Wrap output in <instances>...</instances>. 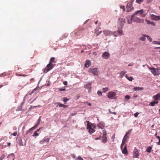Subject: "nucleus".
Listing matches in <instances>:
<instances>
[{
  "label": "nucleus",
  "instance_id": "nucleus-51",
  "mask_svg": "<svg viewBox=\"0 0 160 160\" xmlns=\"http://www.w3.org/2000/svg\"><path fill=\"white\" fill-rule=\"evenodd\" d=\"M146 22H147V23L148 24H150L151 22L148 20H146Z\"/></svg>",
  "mask_w": 160,
  "mask_h": 160
},
{
  "label": "nucleus",
  "instance_id": "nucleus-13",
  "mask_svg": "<svg viewBox=\"0 0 160 160\" xmlns=\"http://www.w3.org/2000/svg\"><path fill=\"white\" fill-rule=\"evenodd\" d=\"M151 18L152 19L154 20H160V16H156L153 14L151 15Z\"/></svg>",
  "mask_w": 160,
  "mask_h": 160
},
{
  "label": "nucleus",
  "instance_id": "nucleus-23",
  "mask_svg": "<svg viewBox=\"0 0 160 160\" xmlns=\"http://www.w3.org/2000/svg\"><path fill=\"white\" fill-rule=\"evenodd\" d=\"M97 126L98 128L101 129H102L104 128V126L103 124L101 122H99L97 125Z\"/></svg>",
  "mask_w": 160,
  "mask_h": 160
},
{
  "label": "nucleus",
  "instance_id": "nucleus-48",
  "mask_svg": "<svg viewBox=\"0 0 160 160\" xmlns=\"http://www.w3.org/2000/svg\"><path fill=\"white\" fill-rule=\"evenodd\" d=\"M17 134V132H13V133H12V135L14 136H16Z\"/></svg>",
  "mask_w": 160,
  "mask_h": 160
},
{
  "label": "nucleus",
  "instance_id": "nucleus-1",
  "mask_svg": "<svg viewBox=\"0 0 160 160\" xmlns=\"http://www.w3.org/2000/svg\"><path fill=\"white\" fill-rule=\"evenodd\" d=\"M87 122V128L89 132L91 134L95 132V129L96 126L94 124L89 122V121H86Z\"/></svg>",
  "mask_w": 160,
  "mask_h": 160
},
{
  "label": "nucleus",
  "instance_id": "nucleus-5",
  "mask_svg": "<svg viewBox=\"0 0 160 160\" xmlns=\"http://www.w3.org/2000/svg\"><path fill=\"white\" fill-rule=\"evenodd\" d=\"M103 33L106 36L112 35H114L115 37L118 36V35L116 34V32H113L108 30H104L103 31Z\"/></svg>",
  "mask_w": 160,
  "mask_h": 160
},
{
  "label": "nucleus",
  "instance_id": "nucleus-29",
  "mask_svg": "<svg viewBox=\"0 0 160 160\" xmlns=\"http://www.w3.org/2000/svg\"><path fill=\"white\" fill-rule=\"evenodd\" d=\"M158 101H153V102H151L150 103V105L152 106H153L155 105V104L158 103Z\"/></svg>",
  "mask_w": 160,
  "mask_h": 160
},
{
  "label": "nucleus",
  "instance_id": "nucleus-20",
  "mask_svg": "<svg viewBox=\"0 0 160 160\" xmlns=\"http://www.w3.org/2000/svg\"><path fill=\"white\" fill-rule=\"evenodd\" d=\"M55 104L56 105L57 104L58 106H59L60 107H62L64 108H66L68 107L67 105H65L64 104H62L60 102H56L55 103Z\"/></svg>",
  "mask_w": 160,
  "mask_h": 160
},
{
  "label": "nucleus",
  "instance_id": "nucleus-55",
  "mask_svg": "<svg viewBox=\"0 0 160 160\" xmlns=\"http://www.w3.org/2000/svg\"><path fill=\"white\" fill-rule=\"evenodd\" d=\"M40 123L39 122H37L36 123V124L34 126H35V127L36 128H37V126Z\"/></svg>",
  "mask_w": 160,
  "mask_h": 160
},
{
  "label": "nucleus",
  "instance_id": "nucleus-52",
  "mask_svg": "<svg viewBox=\"0 0 160 160\" xmlns=\"http://www.w3.org/2000/svg\"><path fill=\"white\" fill-rule=\"evenodd\" d=\"M41 116H40L39 117V119L37 120V122H39V123H40V122L41 121Z\"/></svg>",
  "mask_w": 160,
  "mask_h": 160
},
{
  "label": "nucleus",
  "instance_id": "nucleus-43",
  "mask_svg": "<svg viewBox=\"0 0 160 160\" xmlns=\"http://www.w3.org/2000/svg\"><path fill=\"white\" fill-rule=\"evenodd\" d=\"M132 129H130L129 130H128V131L127 132H126V133L125 134L127 135L128 136V135H129V134H130L131 132V131H132Z\"/></svg>",
  "mask_w": 160,
  "mask_h": 160
},
{
  "label": "nucleus",
  "instance_id": "nucleus-12",
  "mask_svg": "<svg viewBox=\"0 0 160 160\" xmlns=\"http://www.w3.org/2000/svg\"><path fill=\"white\" fill-rule=\"evenodd\" d=\"M125 23V21L124 18H120L118 19V23L120 25V26L123 27V25Z\"/></svg>",
  "mask_w": 160,
  "mask_h": 160
},
{
  "label": "nucleus",
  "instance_id": "nucleus-25",
  "mask_svg": "<svg viewBox=\"0 0 160 160\" xmlns=\"http://www.w3.org/2000/svg\"><path fill=\"white\" fill-rule=\"evenodd\" d=\"M55 58L54 57H52L51 58L50 60L49 61V63L51 64H52L53 63L55 62V63L56 62L55 61Z\"/></svg>",
  "mask_w": 160,
  "mask_h": 160
},
{
  "label": "nucleus",
  "instance_id": "nucleus-3",
  "mask_svg": "<svg viewBox=\"0 0 160 160\" xmlns=\"http://www.w3.org/2000/svg\"><path fill=\"white\" fill-rule=\"evenodd\" d=\"M149 69L154 76L158 75L160 74V69L158 68H150Z\"/></svg>",
  "mask_w": 160,
  "mask_h": 160
},
{
  "label": "nucleus",
  "instance_id": "nucleus-11",
  "mask_svg": "<svg viewBox=\"0 0 160 160\" xmlns=\"http://www.w3.org/2000/svg\"><path fill=\"white\" fill-rule=\"evenodd\" d=\"M128 136L125 134L123 139L122 141L121 145V148L122 149L123 145L125 144L127 139L128 138Z\"/></svg>",
  "mask_w": 160,
  "mask_h": 160
},
{
  "label": "nucleus",
  "instance_id": "nucleus-14",
  "mask_svg": "<svg viewBox=\"0 0 160 160\" xmlns=\"http://www.w3.org/2000/svg\"><path fill=\"white\" fill-rule=\"evenodd\" d=\"M110 56V54L108 52H105L103 53L102 55V57L105 59H108Z\"/></svg>",
  "mask_w": 160,
  "mask_h": 160
},
{
  "label": "nucleus",
  "instance_id": "nucleus-21",
  "mask_svg": "<svg viewBox=\"0 0 160 160\" xmlns=\"http://www.w3.org/2000/svg\"><path fill=\"white\" fill-rule=\"evenodd\" d=\"M106 134H107L106 133V132L105 133L104 132L103 136L102 137L103 140H102V142L104 143H106L107 141V139L106 136Z\"/></svg>",
  "mask_w": 160,
  "mask_h": 160
},
{
  "label": "nucleus",
  "instance_id": "nucleus-54",
  "mask_svg": "<svg viewBox=\"0 0 160 160\" xmlns=\"http://www.w3.org/2000/svg\"><path fill=\"white\" fill-rule=\"evenodd\" d=\"M84 29H83L82 30H79V31H78V32L79 33H80V32L83 33V32H84Z\"/></svg>",
  "mask_w": 160,
  "mask_h": 160
},
{
  "label": "nucleus",
  "instance_id": "nucleus-61",
  "mask_svg": "<svg viewBox=\"0 0 160 160\" xmlns=\"http://www.w3.org/2000/svg\"><path fill=\"white\" fill-rule=\"evenodd\" d=\"M85 103H86L88 104V105L89 106H91V103H89L88 102H85Z\"/></svg>",
  "mask_w": 160,
  "mask_h": 160
},
{
  "label": "nucleus",
  "instance_id": "nucleus-47",
  "mask_svg": "<svg viewBox=\"0 0 160 160\" xmlns=\"http://www.w3.org/2000/svg\"><path fill=\"white\" fill-rule=\"evenodd\" d=\"M130 98V97L128 95H127L125 97V98L126 99H129Z\"/></svg>",
  "mask_w": 160,
  "mask_h": 160
},
{
  "label": "nucleus",
  "instance_id": "nucleus-60",
  "mask_svg": "<svg viewBox=\"0 0 160 160\" xmlns=\"http://www.w3.org/2000/svg\"><path fill=\"white\" fill-rule=\"evenodd\" d=\"M111 113H112L113 114H114V115H116V114L117 113L116 112H111L110 111H109Z\"/></svg>",
  "mask_w": 160,
  "mask_h": 160
},
{
  "label": "nucleus",
  "instance_id": "nucleus-18",
  "mask_svg": "<svg viewBox=\"0 0 160 160\" xmlns=\"http://www.w3.org/2000/svg\"><path fill=\"white\" fill-rule=\"evenodd\" d=\"M123 27L122 26H120L118 28V33L119 35H122L123 34V32L122 30V29Z\"/></svg>",
  "mask_w": 160,
  "mask_h": 160
},
{
  "label": "nucleus",
  "instance_id": "nucleus-45",
  "mask_svg": "<svg viewBox=\"0 0 160 160\" xmlns=\"http://www.w3.org/2000/svg\"><path fill=\"white\" fill-rule=\"evenodd\" d=\"M120 8L121 9H123V11H125V7L123 5H121L120 6Z\"/></svg>",
  "mask_w": 160,
  "mask_h": 160
},
{
  "label": "nucleus",
  "instance_id": "nucleus-38",
  "mask_svg": "<svg viewBox=\"0 0 160 160\" xmlns=\"http://www.w3.org/2000/svg\"><path fill=\"white\" fill-rule=\"evenodd\" d=\"M49 138H46L43 139V140L44 142H47V143H48L49 142Z\"/></svg>",
  "mask_w": 160,
  "mask_h": 160
},
{
  "label": "nucleus",
  "instance_id": "nucleus-42",
  "mask_svg": "<svg viewBox=\"0 0 160 160\" xmlns=\"http://www.w3.org/2000/svg\"><path fill=\"white\" fill-rule=\"evenodd\" d=\"M39 135V134L37 132L35 131L34 132V133L33 134L32 136H38Z\"/></svg>",
  "mask_w": 160,
  "mask_h": 160
},
{
  "label": "nucleus",
  "instance_id": "nucleus-19",
  "mask_svg": "<svg viewBox=\"0 0 160 160\" xmlns=\"http://www.w3.org/2000/svg\"><path fill=\"white\" fill-rule=\"evenodd\" d=\"M91 82H89L85 84L84 86V87L86 89H88L90 90L91 88Z\"/></svg>",
  "mask_w": 160,
  "mask_h": 160
},
{
  "label": "nucleus",
  "instance_id": "nucleus-7",
  "mask_svg": "<svg viewBox=\"0 0 160 160\" xmlns=\"http://www.w3.org/2000/svg\"><path fill=\"white\" fill-rule=\"evenodd\" d=\"M139 155L138 150L136 148H134L133 151V158H138Z\"/></svg>",
  "mask_w": 160,
  "mask_h": 160
},
{
  "label": "nucleus",
  "instance_id": "nucleus-2",
  "mask_svg": "<svg viewBox=\"0 0 160 160\" xmlns=\"http://www.w3.org/2000/svg\"><path fill=\"white\" fill-rule=\"evenodd\" d=\"M134 0H131L127 4L126 6L127 12H130L134 9L133 7H132V4Z\"/></svg>",
  "mask_w": 160,
  "mask_h": 160
},
{
  "label": "nucleus",
  "instance_id": "nucleus-62",
  "mask_svg": "<svg viewBox=\"0 0 160 160\" xmlns=\"http://www.w3.org/2000/svg\"><path fill=\"white\" fill-rule=\"evenodd\" d=\"M71 156H72V157H73V158H74L75 157V156L74 154H72V155H71Z\"/></svg>",
  "mask_w": 160,
  "mask_h": 160
},
{
  "label": "nucleus",
  "instance_id": "nucleus-9",
  "mask_svg": "<svg viewBox=\"0 0 160 160\" xmlns=\"http://www.w3.org/2000/svg\"><path fill=\"white\" fill-rule=\"evenodd\" d=\"M144 10L143 9H142L140 10H138L135 12L132 15V16H134L135 15H137L138 14H139L140 15H141V16L142 17H144L145 16V15L142 14V13L143 12Z\"/></svg>",
  "mask_w": 160,
  "mask_h": 160
},
{
  "label": "nucleus",
  "instance_id": "nucleus-27",
  "mask_svg": "<svg viewBox=\"0 0 160 160\" xmlns=\"http://www.w3.org/2000/svg\"><path fill=\"white\" fill-rule=\"evenodd\" d=\"M125 77L129 81H132L133 80V78L132 77H129L127 74L125 75Z\"/></svg>",
  "mask_w": 160,
  "mask_h": 160
},
{
  "label": "nucleus",
  "instance_id": "nucleus-31",
  "mask_svg": "<svg viewBox=\"0 0 160 160\" xmlns=\"http://www.w3.org/2000/svg\"><path fill=\"white\" fill-rule=\"evenodd\" d=\"M152 147H151L149 146L147 148V149L146 150V151L147 152L149 153L151 152V151L152 149Z\"/></svg>",
  "mask_w": 160,
  "mask_h": 160
},
{
  "label": "nucleus",
  "instance_id": "nucleus-46",
  "mask_svg": "<svg viewBox=\"0 0 160 160\" xmlns=\"http://www.w3.org/2000/svg\"><path fill=\"white\" fill-rule=\"evenodd\" d=\"M78 160H83V158L80 156H78L77 158Z\"/></svg>",
  "mask_w": 160,
  "mask_h": 160
},
{
  "label": "nucleus",
  "instance_id": "nucleus-28",
  "mask_svg": "<svg viewBox=\"0 0 160 160\" xmlns=\"http://www.w3.org/2000/svg\"><path fill=\"white\" fill-rule=\"evenodd\" d=\"M126 72H127L125 71H121L120 73V76L122 78Z\"/></svg>",
  "mask_w": 160,
  "mask_h": 160
},
{
  "label": "nucleus",
  "instance_id": "nucleus-30",
  "mask_svg": "<svg viewBox=\"0 0 160 160\" xmlns=\"http://www.w3.org/2000/svg\"><path fill=\"white\" fill-rule=\"evenodd\" d=\"M36 128L35 127V126H34L33 127L31 128L28 130L27 131V133H29L31 131L33 130Z\"/></svg>",
  "mask_w": 160,
  "mask_h": 160
},
{
  "label": "nucleus",
  "instance_id": "nucleus-37",
  "mask_svg": "<svg viewBox=\"0 0 160 160\" xmlns=\"http://www.w3.org/2000/svg\"><path fill=\"white\" fill-rule=\"evenodd\" d=\"M143 1V0H136V2L139 4H140Z\"/></svg>",
  "mask_w": 160,
  "mask_h": 160
},
{
  "label": "nucleus",
  "instance_id": "nucleus-17",
  "mask_svg": "<svg viewBox=\"0 0 160 160\" xmlns=\"http://www.w3.org/2000/svg\"><path fill=\"white\" fill-rule=\"evenodd\" d=\"M122 153L124 154L125 155H127L128 154V152L127 150L126 145L124 147L122 151Z\"/></svg>",
  "mask_w": 160,
  "mask_h": 160
},
{
  "label": "nucleus",
  "instance_id": "nucleus-64",
  "mask_svg": "<svg viewBox=\"0 0 160 160\" xmlns=\"http://www.w3.org/2000/svg\"><path fill=\"white\" fill-rule=\"evenodd\" d=\"M65 90V88L63 89H60V90L61 91H64Z\"/></svg>",
  "mask_w": 160,
  "mask_h": 160
},
{
  "label": "nucleus",
  "instance_id": "nucleus-4",
  "mask_svg": "<svg viewBox=\"0 0 160 160\" xmlns=\"http://www.w3.org/2000/svg\"><path fill=\"white\" fill-rule=\"evenodd\" d=\"M55 66V64H51L49 63L46 67L43 69V72L45 73H47L48 72L52 69Z\"/></svg>",
  "mask_w": 160,
  "mask_h": 160
},
{
  "label": "nucleus",
  "instance_id": "nucleus-6",
  "mask_svg": "<svg viewBox=\"0 0 160 160\" xmlns=\"http://www.w3.org/2000/svg\"><path fill=\"white\" fill-rule=\"evenodd\" d=\"M89 72L94 75H98L99 73L98 69L97 68H90L89 69Z\"/></svg>",
  "mask_w": 160,
  "mask_h": 160
},
{
  "label": "nucleus",
  "instance_id": "nucleus-58",
  "mask_svg": "<svg viewBox=\"0 0 160 160\" xmlns=\"http://www.w3.org/2000/svg\"><path fill=\"white\" fill-rule=\"evenodd\" d=\"M63 84L65 85H67L68 84V82L67 81H65L63 82Z\"/></svg>",
  "mask_w": 160,
  "mask_h": 160
},
{
  "label": "nucleus",
  "instance_id": "nucleus-57",
  "mask_svg": "<svg viewBox=\"0 0 160 160\" xmlns=\"http://www.w3.org/2000/svg\"><path fill=\"white\" fill-rule=\"evenodd\" d=\"M44 141L43 140V139L40 141V144H43L44 142Z\"/></svg>",
  "mask_w": 160,
  "mask_h": 160
},
{
  "label": "nucleus",
  "instance_id": "nucleus-53",
  "mask_svg": "<svg viewBox=\"0 0 160 160\" xmlns=\"http://www.w3.org/2000/svg\"><path fill=\"white\" fill-rule=\"evenodd\" d=\"M102 32V31H100L98 33H97L96 32H95V33H96V34H97V36H98Z\"/></svg>",
  "mask_w": 160,
  "mask_h": 160
},
{
  "label": "nucleus",
  "instance_id": "nucleus-33",
  "mask_svg": "<svg viewBox=\"0 0 160 160\" xmlns=\"http://www.w3.org/2000/svg\"><path fill=\"white\" fill-rule=\"evenodd\" d=\"M146 37L148 39V40L150 42H151L152 41V38L149 36L146 35Z\"/></svg>",
  "mask_w": 160,
  "mask_h": 160
},
{
  "label": "nucleus",
  "instance_id": "nucleus-40",
  "mask_svg": "<svg viewBox=\"0 0 160 160\" xmlns=\"http://www.w3.org/2000/svg\"><path fill=\"white\" fill-rule=\"evenodd\" d=\"M102 90L104 92H105L108 91L109 90V89L108 88H103L102 89Z\"/></svg>",
  "mask_w": 160,
  "mask_h": 160
},
{
  "label": "nucleus",
  "instance_id": "nucleus-26",
  "mask_svg": "<svg viewBox=\"0 0 160 160\" xmlns=\"http://www.w3.org/2000/svg\"><path fill=\"white\" fill-rule=\"evenodd\" d=\"M146 35H143L142 36L139 38L140 40L143 41H145L146 39Z\"/></svg>",
  "mask_w": 160,
  "mask_h": 160
},
{
  "label": "nucleus",
  "instance_id": "nucleus-36",
  "mask_svg": "<svg viewBox=\"0 0 160 160\" xmlns=\"http://www.w3.org/2000/svg\"><path fill=\"white\" fill-rule=\"evenodd\" d=\"M38 89V88H34V89H33L32 91L29 94V95H31L34 92L36 91Z\"/></svg>",
  "mask_w": 160,
  "mask_h": 160
},
{
  "label": "nucleus",
  "instance_id": "nucleus-39",
  "mask_svg": "<svg viewBox=\"0 0 160 160\" xmlns=\"http://www.w3.org/2000/svg\"><path fill=\"white\" fill-rule=\"evenodd\" d=\"M63 101L64 102H66L67 101H68L69 100V99H68L66 98H63Z\"/></svg>",
  "mask_w": 160,
  "mask_h": 160
},
{
  "label": "nucleus",
  "instance_id": "nucleus-35",
  "mask_svg": "<svg viewBox=\"0 0 160 160\" xmlns=\"http://www.w3.org/2000/svg\"><path fill=\"white\" fill-rule=\"evenodd\" d=\"M38 89V88H34V89H33L32 91L29 94V95H31L34 92L36 91Z\"/></svg>",
  "mask_w": 160,
  "mask_h": 160
},
{
  "label": "nucleus",
  "instance_id": "nucleus-59",
  "mask_svg": "<svg viewBox=\"0 0 160 160\" xmlns=\"http://www.w3.org/2000/svg\"><path fill=\"white\" fill-rule=\"evenodd\" d=\"M150 24H151L152 25L154 26L155 25V24L154 22H151Z\"/></svg>",
  "mask_w": 160,
  "mask_h": 160
},
{
  "label": "nucleus",
  "instance_id": "nucleus-34",
  "mask_svg": "<svg viewBox=\"0 0 160 160\" xmlns=\"http://www.w3.org/2000/svg\"><path fill=\"white\" fill-rule=\"evenodd\" d=\"M22 108V106H19L18 108L17 109L16 111H21Z\"/></svg>",
  "mask_w": 160,
  "mask_h": 160
},
{
  "label": "nucleus",
  "instance_id": "nucleus-41",
  "mask_svg": "<svg viewBox=\"0 0 160 160\" xmlns=\"http://www.w3.org/2000/svg\"><path fill=\"white\" fill-rule=\"evenodd\" d=\"M16 75L17 76H26L25 74L22 75V74H19L18 73H16Z\"/></svg>",
  "mask_w": 160,
  "mask_h": 160
},
{
  "label": "nucleus",
  "instance_id": "nucleus-10",
  "mask_svg": "<svg viewBox=\"0 0 160 160\" xmlns=\"http://www.w3.org/2000/svg\"><path fill=\"white\" fill-rule=\"evenodd\" d=\"M116 93L113 92H109L108 94V97L110 99H112L114 98Z\"/></svg>",
  "mask_w": 160,
  "mask_h": 160
},
{
  "label": "nucleus",
  "instance_id": "nucleus-44",
  "mask_svg": "<svg viewBox=\"0 0 160 160\" xmlns=\"http://www.w3.org/2000/svg\"><path fill=\"white\" fill-rule=\"evenodd\" d=\"M5 158V155L4 154H2L0 157V160H3Z\"/></svg>",
  "mask_w": 160,
  "mask_h": 160
},
{
  "label": "nucleus",
  "instance_id": "nucleus-22",
  "mask_svg": "<svg viewBox=\"0 0 160 160\" xmlns=\"http://www.w3.org/2000/svg\"><path fill=\"white\" fill-rule=\"evenodd\" d=\"M91 64L90 61L86 60L85 64V67L87 68Z\"/></svg>",
  "mask_w": 160,
  "mask_h": 160
},
{
  "label": "nucleus",
  "instance_id": "nucleus-24",
  "mask_svg": "<svg viewBox=\"0 0 160 160\" xmlns=\"http://www.w3.org/2000/svg\"><path fill=\"white\" fill-rule=\"evenodd\" d=\"M143 88H140L139 87H134L133 89L134 91H141L142 90H143Z\"/></svg>",
  "mask_w": 160,
  "mask_h": 160
},
{
  "label": "nucleus",
  "instance_id": "nucleus-56",
  "mask_svg": "<svg viewBox=\"0 0 160 160\" xmlns=\"http://www.w3.org/2000/svg\"><path fill=\"white\" fill-rule=\"evenodd\" d=\"M40 123L39 122H37L36 123V124L34 126H35V127L36 128H37V126Z\"/></svg>",
  "mask_w": 160,
  "mask_h": 160
},
{
  "label": "nucleus",
  "instance_id": "nucleus-15",
  "mask_svg": "<svg viewBox=\"0 0 160 160\" xmlns=\"http://www.w3.org/2000/svg\"><path fill=\"white\" fill-rule=\"evenodd\" d=\"M132 15L131 17L129 16L127 18L128 23V24H131L132 23V21H133Z\"/></svg>",
  "mask_w": 160,
  "mask_h": 160
},
{
  "label": "nucleus",
  "instance_id": "nucleus-16",
  "mask_svg": "<svg viewBox=\"0 0 160 160\" xmlns=\"http://www.w3.org/2000/svg\"><path fill=\"white\" fill-rule=\"evenodd\" d=\"M155 101H157L160 100V93H158L154 96L153 97Z\"/></svg>",
  "mask_w": 160,
  "mask_h": 160
},
{
  "label": "nucleus",
  "instance_id": "nucleus-63",
  "mask_svg": "<svg viewBox=\"0 0 160 160\" xmlns=\"http://www.w3.org/2000/svg\"><path fill=\"white\" fill-rule=\"evenodd\" d=\"M159 142L157 143L158 145H160V139H159Z\"/></svg>",
  "mask_w": 160,
  "mask_h": 160
},
{
  "label": "nucleus",
  "instance_id": "nucleus-50",
  "mask_svg": "<svg viewBox=\"0 0 160 160\" xmlns=\"http://www.w3.org/2000/svg\"><path fill=\"white\" fill-rule=\"evenodd\" d=\"M138 114H139V113L138 112H137L134 114V116L135 117H137L138 116Z\"/></svg>",
  "mask_w": 160,
  "mask_h": 160
},
{
  "label": "nucleus",
  "instance_id": "nucleus-49",
  "mask_svg": "<svg viewBox=\"0 0 160 160\" xmlns=\"http://www.w3.org/2000/svg\"><path fill=\"white\" fill-rule=\"evenodd\" d=\"M97 93L99 96H101L102 95V92L101 91H98Z\"/></svg>",
  "mask_w": 160,
  "mask_h": 160
},
{
  "label": "nucleus",
  "instance_id": "nucleus-32",
  "mask_svg": "<svg viewBox=\"0 0 160 160\" xmlns=\"http://www.w3.org/2000/svg\"><path fill=\"white\" fill-rule=\"evenodd\" d=\"M153 43L155 44H159L160 45V42L158 41H154Z\"/></svg>",
  "mask_w": 160,
  "mask_h": 160
},
{
  "label": "nucleus",
  "instance_id": "nucleus-8",
  "mask_svg": "<svg viewBox=\"0 0 160 160\" xmlns=\"http://www.w3.org/2000/svg\"><path fill=\"white\" fill-rule=\"evenodd\" d=\"M133 21L137 23H143L144 22L143 19H141L137 17H133Z\"/></svg>",
  "mask_w": 160,
  "mask_h": 160
}]
</instances>
